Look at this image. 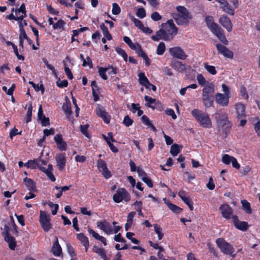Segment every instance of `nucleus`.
Returning <instances> with one entry per match:
<instances>
[{
  "mask_svg": "<svg viewBox=\"0 0 260 260\" xmlns=\"http://www.w3.org/2000/svg\"><path fill=\"white\" fill-rule=\"evenodd\" d=\"M177 33V28L173 21L170 19L161 24L159 30L156 32L155 35L151 37V39L155 41L160 39H163L165 41H171Z\"/></svg>",
  "mask_w": 260,
  "mask_h": 260,
  "instance_id": "1",
  "label": "nucleus"
},
{
  "mask_svg": "<svg viewBox=\"0 0 260 260\" xmlns=\"http://www.w3.org/2000/svg\"><path fill=\"white\" fill-rule=\"evenodd\" d=\"M178 14H173L172 16L178 25L188 24L192 19L191 14L186 8L183 6H179L176 7Z\"/></svg>",
  "mask_w": 260,
  "mask_h": 260,
  "instance_id": "2",
  "label": "nucleus"
},
{
  "mask_svg": "<svg viewBox=\"0 0 260 260\" xmlns=\"http://www.w3.org/2000/svg\"><path fill=\"white\" fill-rule=\"evenodd\" d=\"M191 114L201 126L208 128L212 127L211 120L207 113L195 109L192 110Z\"/></svg>",
  "mask_w": 260,
  "mask_h": 260,
  "instance_id": "3",
  "label": "nucleus"
},
{
  "mask_svg": "<svg viewBox=\"0 0 260 260\" xmlns=\"http://www.w3.org/2000/svg\"><path fill=\"white\" fill-rule=\"evenodd\" d=\"M221 87L222 91L223 93H217L215 96V101L219 105L223 107H226L229 105L230 98V88L225 84H222Z\"/></svg>",
  "mask_w": 260,
  "mask_h": 260,
  "instance_id": "4",
  "label": "nucleus"
},
{
  "mask_svg": "<svg viewBox=\"0 0 260 260\" xmlns=\"http://www.w3.org/2000/svg\"><path fill=\"white\" fill-rule=\"evenodd\" d=\"M217 247L221 251L226 255H231L234 252L233 246L223 238H218L216 240Z\"/></svg>",
  "mask_w": 260,
  "mask_h": 260,
  "instance_id": "5",
  "label": "nucleus"
},
{
  "mask_svg": "<svg viewBox=\"0 0 260 260\" xmlns=\"http://www.w3.org/2000/svg\"><path fill=\"white\" fill-rule=\"evenodd\" d=\"M130 199V194L124 188H118L113 197V201L117 203L122 201L127 202Z\"/></svg>",
  "mask_w": 260,
  "mask_h": 260,
  "instance_id": "6",
  "label": "nucleus"
},
{
  "mask_svg": "<svg viewBox=\"0 0 260 260\" xmlns=\"http://www.w3.org/2000/svg\"><path fill=\"white\" fill-rule=\"evenodd\" d=\"M50 220V219L46 213L45 211L41 210L39 221L42 228L45 232L49 231L52 227Z\"/></svg>",
  "mask_w": 260,
  "mask_h": 260,
  "instance_id": "7",
  "label": "nucleus"
},
{
  "mask_svg": "<svg viewBox=\"0 0 260 260\" xmlns=\"http://www.w3.org/2000/svg\"><path fill=\"white\" fill-rule=\"evenodd\" d=\"M218 115L217 124L218 128L226 131L231 127V123L228 120L227 115L225 114H217Z\"/></svg>",
  "mask_w": 260,
  "mask_h": 260,
  "instance_id": "8",
  "label": "nucleus"
},
{
  "mask_svg": "<svg viewBox=\"0 0 260 260\" xmlns=\"http://www.w3.org/2000/svg\"><path fill=\"white\" fill-rule=\"evenodd\" d=\"M169 51L171 56L174 58L184 60L187 57V55L184 52L183 50L180 47H174L170 48Z\"/></svg>",
  "mask_w": 260,
  "mask_h": 260,
  "instance_id": "9",
  "label": "nucleus"
},
{
  "mask_svg": "<svg viewBox=\"0 0 260 260\" xmlns=\"http://www.w3.org/2000/svg\"><path fill=\"white\" fill-rule=\"evenodd\" d=\"M234 107L238 119L246 117V106L244 104L241 102H237L234 104Z\"/></svg>",
  "mask_w": 260,
  "mask_h": 260,
  "instance_id": "10",
  "label": "nucleus"
},
{
  "mask_svg": "<svg viewBox=\"0 0 260 260\" xmlns=\"http://www.w3.org/2000/svg\"><path fill=\"white\" fill-rule=\"evenodd\" d=\"M222 161L226 165L232 164V166L236 169H239L240 167L236 158L229 154H224L222 157Z\"/></svg>",
  "mask_w": 260,
  "mask_h": 260,
  "instance_id": "11",
  "label": "nucleus"
},
{
  "mask_svg": "<svg viewBox=\"0 0 260 260\" xmlns=\"http://www.w3.org/2000/svg\"><path fill=\"white\" fill-rule=\"evenodd\" d=\"M97 227L107 235H111V225L106 220H101L96 222Z\"/></svg>",
  "mask_w": 260,
  "mask_h": 260,
  "instance_id": "12",
  "label": "nucleus"
},
{
  "mask_svg": "<svg viewBox=\"0 0 260 260\" xmlns=\"http://www.w3.org/2000/svg\"><path fill=\"white\" fill-rule=\"evenodd\" d=\"M145 100L147 103V106L152 109H156L158 110H161L162 106L159 101L155 99H152L148 95L144 97Z\"/></svg>",
  "mask_w": 260,
  "mask_h": 260,
  "instance_id": "13",
  "label": "nucleus"
},
{
  "mask_svg": "<svg viewBox=\"0 0 260 260\" xmlns=\"http://www.w3.org/2000/svg\"><path fill=\"white\" fill-rule=\"evenodd\" d=\"M6 233L4 235L5 240L8 243L9 248L12 250H14L16 245V242L15 238L11 236L9 234L8 227L5 226Z\"/></svg>",
  "mask_w": 260,
  "mask_h": 260,
  "instance_id": "14",
  "label": "nucleus"
},
{
  "mask_svg": "<svg viewBox=\"0 0 260 260\" xmlns=\"http://www.w3.org/2000/svg\"><path fill=\"white\" fill-rule=\"evenodd\" d=\"M215 1L220 5V8L224 12L231 15H234V9L231 7L226 0H215Z\"/></svg>",
  "mask_w": 260,
  "mask_h": 260,
  "instance_id": "15",
  "label": "nucleus"
},
{
  "mask_svg": "<svg viewBox=\"0 0 260 260\" xmlns=\"http://www.w3.org/2000/svg\"><path fill=\"white\" fill-rule=\"evenodd\" d=\"M216 46L218 52L222 54L224 57L229 58H233V53L228 48L220 44H217Z\"/></svg>",
  "mask_w": 260,
  "mask_h": 260,
  "instance_id": "16",
  "label": "nucleus"
},
{
  "mask_svg": "<svg viewBox=\"0 0 260 260\" xmlns=\"http://www.w3.org/2000/svg\"><path fill=\"white\" fill-rule=\"evenodd\" d=\"M219 210L223 217L225 219L230 218L233 211L231 207L229 205L226 204L221 205L219 207Z\"/></svg>",
  "mask_w": 260,
  "mask_h": 260,
  "instance_id": "17",
  "label": "nucleus"
},
{
  "mask_svg": "<svg viewBox=\"0 0 260 260\" xmlns=\"http://www.w3.org/2000/svg\"><path fill=\"white\" fill-rule=\"evenodd\" d=\"M232 218L234 225L237 229L242 231H245L247 230L248 225L246 222L239 221L237 216H232Z\"/></svg>",
  "mask_w": 260,
  "mask_h": 260,
  "instance_id": "18",
  "label": "nucleus"
},
{
  "mask_svg": "<svg viewBox=\"0 0 260 260\" xmlns=\"http://www.w3.org/2000/svg\"><path fill=\"white\" fill-rule=\"evenodd\" d=\"M219 23L224 27L228 31L230 32L232 30V24L230 19L226 16H221L219 20Z\"/></svg>",
  "mask_w": 260,
  "mask_h": 260,
  "instance_id": "19",
  "label": "nucleus"
},
{
  "mask_svg": "<svg viewBox=\"0 0 260 260\" xmlns=\"http://www.w3.org/2000/svg\"><path fill=\"white\" fill-rule=\"evenodd\" d=\"M96 113L98 116L103 118L105 123H109L110 120V116L104 110L102 107L100 105L98 106V107L96 109Z\"/></svg>",
  "mask_w": 260,
  "mask_h": 260,
  "instance_id": "20",
  "label": "nucleus"
},
{
  "mask_svg": "<svg viewBox=\"0 0 260 260\" xmlns=\"http://www.w3.org/2000/svg\"><path fill=\"white\" fill-rule=\"evenodd\" d=\"M178 196L180 197L181 200L188 206L189 209L191 211H192L193 210V203L189 197L187 196L186 192L183 190L180 191L178 192Z\"/></svg>",
  "mask_w": 260,
  "mask_h": 260,
  "instance_id": "21",
  "label": "nucleus"
},
{
  "mask_svg": "<svg viewBox=\"0 0 260 260\" xmlns=\"http://www.w3.org/2000/svg\"><path fill=\"white\" fill-rule=\"evenodd\" d=\"M57 148L61 151H64L67 149V144L63 140L61 134L57 135L54 138Z\"/></svg>",
  "mask_w": 260,
  "mask_h": 260,
  "instance_id": "22",
  "label": "nucleus"
},
{
  "mask_svg": "<svg viewBox=\"0 0 260 260\" xmlns=\"http://www.w3.org/2000/svg\"><path fill=\"white\" fill-rule=\"evenodd\" d=\"M171 67L178 72L181 73L187 69L188 66L177 60L172 61Z\"/></svg>",
  "mask_w": 260,
  "mask_h": 260,
  "instance_id": "23",
  "label": "nucleus"
},
{
  "mask_svg": "<svg viewBox=\"0 0 260 260\" xmlns=\"http://www.w3.org/2000/svg\"><path fill=\"white\" fill-rule=\"evenodd\" d=\"M56 161L57 162V167L59 170H62L66 164V158L65 154L63 153H59L56 156Z\"/></svg>",
  "mask_w": 260,
  "mask_h": 260,
  "instance_id": "24",
  "label": "nucleus"
},
{
  "mask_svg": "<svg viewBox=\"0 0 260 260\" xmlns=\"http://www.w3.org/2000/svg\"><path fill=\"white\" fill-rule=\"evenodd\" d=\"M214 92V85L210 83L203 88L202 96H213Z\"/></svg>",
  "mask_w": 260,
  "mask_h": 260,
  "instance_id": "25",
  "label": "nucleus"
},
{
  "mask_svg": "<svg viewBox=\"0 0 260 260\" xmlns=\"http://www.w3.org/2000/svg\"><path fill=\"white\" fill-rule=\"evenodd\" d=\"M212 32L224 44L227 45L228 44V41L226 39L225 36L223 33V30L221 28L219 27Z\"/></svg>",
  "mask_w": 260,
  "mask_h": 260,
  "instance_id": "26",
  "label": "nucleus"
},
{
  "mask_svg": "<svg viewBox=\"0 0 260 260\" xmlns=\"http://www.w3.org/2000/svg\"><path fill=\"white\" fill-rule=\"evenodd\" d=\"M52 253L56 256H60L61 254V248L58 243V240L56 236L54 237V241L51 248Z\"/></svg>",
  "mask_w": 260,
  "mask_h": 260,
  "instance_id": "27",
  "label": "nucleus"
},
{
  "mask_svg": "<svg viewBox=\"0 0 260 260\" xmlns=\"http://www.w3.org/2000/svg\"><path fill=\"white\" fill-rule=\"evenodd\" d=\"M205 22L208 28L213 32L216 29L219 27L218 25L214 22L212 16H208L205 18Z\"/></svg>",
  "mask_w": 260,
  "mask_h": 260,
  "instance_id": "28",
  "label": "nucleus"
},
{
  "mask_svg": "<svg viewBox=\"0 0 260 260\" xmlns=\"http://www.w3.org/2000/svg\"><path fill=\"white\" fill-rule=\"evenodd\" d=\"M14 14L15 16L20 17V19H23L26 16V11L24 4H22L19 9H14Z\"/></svg>",
  "mask_w": 260,
  "mask_h": 260,
  "instance_id": "29",
  "label": "nucleus"
},
{
  "mask_svg": "<svg viewBox=\"0 0 260 260\" xmlns=\"http://www.w3.org/2000/svg\"><path fill=\"white\" fill-rule=\"evenodd\" d=\"M40 170L44 172L47 177L52 181L54 182L56 180L55 177L52 173V171L53 170V167L51 165H49L48 166V168H45V167H40Z\"/></svg>",
  "mask_w": 260,
  "mask_h": 260,
  "instance_id": "30",
  "label": "nucleus"
},
{
  "mask_svg": "<svg viewBox=\"0 0 260 260\" xmlns=\"http://www.w3.org/2000/svg\"><path fill=\"white\" fill-rule=\"evenodd\" d=\"M40 158L34 160H28L27 162L24 164V166L31 169H35L37 167L40 169V167H42L40 166Z\"/></svg>",
  "mask_w": 260,
  "mask_h": 260,
  "instance_id": "31",
  "label": "nucleus"
},
{
  "mask_svg": "<svg viewBox=\"0 0 260 260\" xmlns=\"http://www.w3.org/2000/svg\"><path fill=\"white\" fill-rule=\"evenodd\" d=\"M77 238L80 241L81 244L85 247V251H87L89 245V242L88 238L82 233L78 234L77 235Z\"/></svg>",
  "mask_w": 260,
  "mask_h": 260,
  "instance_id": "32",
  "label": "nucleus"
},
{
  "mask_svg": "<svg viewBox=\"0 0 260 260\" xmlns=\"http://www.w3.org/2000/svg\"><path fill=\"white\" fill-rule=\"evenodd\" d=\"M204 105L207 107H212L214 104V96H202Z\"/></svg>",
  "mask_w": 260,
  "mask_h": 260,
  "instance_id": "33",
  "label": "nucleus"
},
{
  "mask_svg": "<svg viewBox=\"0 0 260 260\" xmlns=\"http://www.w3.org/2000/svg\"><path fill=\"white\" fill-rule=\"evenodd\" d=\"M92 250L94 252L97 253L103 260H107V256L103 248L94 246L92 247Z\"/></svg>",
  "mask_w": 260,
  "mask_h": 260,
  "instance_id": "34",
  "label": "nucleus"
},
{
  "mask_svg": "<svg viewBox=\"0 0 260 260\" xmlns=\"http://www.w3.org/2000/svg\"><path fill=\"white\" fill-rule=\"evenodd\" d=\"M71 187L72 185H70L69 186H64L62 187L55 186L54 187V189H56V190L58 191V192L56 193L55 194L56 198L57 199L60 198L62 195V192L63 191H66L67 190H69Z\"/></svg>",
  "mask_w": 260,
  "mask_h": 260,
  "instance_id": "35",
  "label": "nucleus"
},
{
  "mask_svg": "<svg viewBox=\"0 0 260 260\" xmlns=\"http://www.w3.org/2000/svg\"><path fill=\"white\" fill-rule=\"evenodd\" d=\"M24 183L25 186L30 191L36 190V184L35 182L30 178H25L24 179Z\"/></svg>",
  "mask_w": 260,
  "mask_h": 260,
  "instance_id": "36",
  "label": "nucleus"
},
{
  "mask_svg": "<svg viewBox=\"0 0 260 260\" xmlns=\"http://www.w3.org/2000/svg\"><path fill=\"white\" fill-rule=\"evenodd\" d=\"M62 110L65 113L66 115L69 117L72 113L71 110V103L69 100L67 98L66 102L62 106Z\"/></svg>",
  "mask_w": 260,
  "mask_h": 260,
  "instance_id": "37",
  "label": "nucleus"
},
{
  "mask_svg": "<svg viewBox=\"0 0 260 260\" xmlns=\"http://www.w3.org/2000/svg\"><path fill=\"white\" fill-rule=\"evenodd\" d=\"M141 119L143 122V123L149 126L152 131L153 132H156V129L154 125L151 123V121L149 120V118L146 115H143L141 117Z\"/></svg>",
  "mask_w": 260,
  "mask_h": 260,
  "instance_id": "38",
  "label": "nucleus"
},
{
  "mask_svg": "<svg viewBox=\"0 0 260 260\" xmlns=\"http://www.w3.org/2000/svg\"><path fill=\"white\" fill-rule=\"evenodd\" d=\"M165 203L167 204L169 208L173 212L178 213L182 211V209L176 205L169 203L165 199H164Z\"/></svg>",
  "mask_w": 260,
  "mask_h": 260,
  "instance_id": "39",
  "label": "nucleus"
},
{
  "mask_svg": "<svg viewBox=\"0 0 260 260\" xmlns=\"http://www.w3.org/2000/svg\"><path fill=\"white\" fill-rule=\"evenodd\" d=\"M182 146L176 144H173L171 147L170 153L173 156H175L180 152Z\"/></svg>",
  "mask_w": 260,
  "mask_h": 260,
  "instance_id": "40",
  "label": "nucleus"
},
{
  "mask_svg": "<svg viewBox=\"0 0 260 260\" xmlns=\"http://www.w3.org/2000/svg\"><path fill=\"white\" fill-rule=\"evenodd\" d=\"M154 231L157 235L158 240L162 239L164 237V233L162 228L158 224H155L153 225Z\"/></svg>",
  "mask_w": 260,
  "mask_h": 260,
  "instance_id": "41",
  "label": "nucleus"
},
{
  "mask_svg": "<svg viewBox=\"0 0 260 260\" xmlns=\"http://www.w3.org/2000/svg\"><path fill=\"white\" fill-rule=\"evenodd\" d=\"M139 82L142 85H145L146 84H148V81L147 78L146 77L144 73H140L138 75Z\"/></svg>",
  "mask_w": 260,
  "mask_h": 260,
  "instance_id": "42",
  "label": "nucleus"
},
{
  "mask_svg": "<svg viewBox=\"0 0 260 260\" xmlns=\"http://www.w3.org/2000/svg\"><path fill=\"white\" fill-rule=\"evenodd\" d=\"M166 50L165 43L161 42L159 43L156 49V53L158 55H162Z\"/></svg>",
  "mask_w": 260,
  "mask_h": 260,
  "instance_id": "43",
  "label": "nucleus"
},
{
  "mask_svg": "<svg viewBox=\"0 0 260 260\" xmlns=\"http://www.w3.org/2000/svg\"><path fill=\"white\" fill-rule=\"evenodd\" d=\"M204 67L207 71L211 75H214L217 72L215 67L213 66L209 65L207 63H204Z\"/></svg>",
  "mask_w": 260,
  "mask_h": 260,
  "instance_id": "44",
  "label": "nucleus"
},
{
  "mask_svg": "<svg viewBox=\"0 0 260 260\" xmlns=\"http://www.w3.org/2000/svg\"><path fill=\"white\" fill-rule=\"evenodd\" d=\"M241 203L244 210L248 214L251 213V209L250 206V203L246 200H242Z\"/></svg>",
  "mask_w": 260,
  "mask_h": 260,
  "instance_id": "45",
  "label": "nucleus"
},
{
  "mask_svg": "<svg viewBox=\"0 0 260 260\" xmlns=\"http://www.w3.org/2000/svg\"><path fill=\"white\" fill-rule=\"evenodd\" d=\"M80 58L83 61V66L84 67L89 66L90 68H92V61L89 57L87 56L86 59L88 60V63H86V59L84 58L83 54H80Z\"/></svg>",
  "mask_w": 260,
  "mask_h": 260,
  "instance_id": "46",
  "label": "nucleus"
},
{
  "mask_svg": "<svg viewBox=\"0 0 260 260\" xmlns=\"http://www.w3.org/2000/svg\"><path fill=\"white\" fill-rule=\"evenodd\" d=\"M65 24L66 23L63 20L59 19L56 23L53 25L52 27L54 29H61L63 27Z\"/></svg>",
  "mask_w": 260,
  "mask_h": 260,
  "instance_id": "47",
  "label": "nucleus"
},
{
  "mask_svg": "<svg viewBox=\"0 0 260 260\" xmlns=\"http://www.w3.org/2000/svg\"><path fill=\"white\" fill-rule=\"evenodd\" d=\"M107 71V69L106 68L100 67L99 68L98 73L101 77L106 80L108 79V77L106 74V72Z\"/></svg>",
  "mask_w": 260,
  "mask_h": 260,
  "instance_id": "48",
  "label": "nucleus"
},
{
  "mask_svg": "<svg viewBox=\"0 0 260 260\" xmlns=\"http://www.w3.org/2000/svg\"><path fill=\"white\" fill-rule=\"evenodd\" d=\"M130 19L134 23L135 26L137 27L138 28L141 29V28L143 27V26L144 25L142 24V22L140 20L137 19L133 16H130Z\"/></svg>",
  "mask_w": 260,
  "mask_h": 260,
  "instance_id": "49",
  "label": "nucleus"
},
{
  "mask_svg": "<svg viewBox=\"0 0 260 260\" xmlns=\"http://www.w3.org/2000/svg\"><path fill=\"white\" fill-rule=\"evenodd\" d=\"M97 166L99 170L101 172L103 171L104 169L107 168V165L106 162L103 160L102 159H99L98 160L97 162Z\"/></svg>",
  "mask_w": 260,
  "mask_h": 260,
  "instance_id": "50",
  "label": "nucleus"
},
{
  "mask_svg": "<svg viewBox=\"0 0 260 260\" xmlns=\"http://www.w3.org/2000/svg\"><path fill=\"white\" fill-rule=\"evenodd\" d=\"M103 137L104 140L106 141L107 144L115 142L113 138V134L112 132H109L108 133V136H106L105 135H103Z\"/></svg>",
  "mask_w": 260,
  "mask_h": 260,
  "instance_id": "51",
  "label": "nucleus"
},
{
  "mask_svg": "<svg viewBox=\"0 0 260 260\" xmlns=\"http://www.w3.org/2000/svg\"><path fill=\"white\" fill-rule=\"evenodd\" d=\"M43 61L46 65V67L49 70H50L52 71V74L56 76V71H55L54 67L53 66H52L51 64H49L48 60L45 58L43 59Z\"/></svg>",
  "mask_w": 260,
  "mask_h": 260,
  "instance_id": "52",
  "label": "nucleus"
},
{
  "mask_svg": "<svg viewBox=\"0 0 260 260\" xmlns=\"http://www.w3.org/2000/svg\"><path fill=\"white\" fill-rule=\"evenodd\" d=\"M136 15L140 19H143L146 16V11L143 8H139L137 11Z\"/></svg>",
  "mask_w": 260,
  "mask_h": 260,
  "instance_id": "53",
  "label": "nucleus"
},
{
  "mask_svg": "<svg viewBox=\"0 0 260 260\" xmlns=\"http://www.w3.org/2000/svg\"><path fill=\"white\" fill-rule=\"evenodd\" d=\"M88 127V124L81 125L80 126L81 132L87 138H89V135L87 131Z\"/></svg>",
  "mask_w": 260,
  "mask_h": 260,
  "instance_id": "54",
  "label": "nucleus"
},
{
  "mask_svg": "<svg viewBox=\"0 0 260 260\" xmlns=\"http://www.w3.org/2000/svg\"><path fill=\"white\" fill-rule=\"evenodd\" d=\"M134 235V234L133 233L131 232H127L126 234V237L129 239L132 242H133L134 244H137L139 243V241L136 239L135 238H133V236Z\"/></svg>",
  "mask_w": 260,
  "mask_h": 260,
  "instance_id": "55",
  "label": "nucleus"
},
{
  "mask_svg": "<svg viewBox=\"0 0 260 260\" xmlns=\"http://www.w3.org/2000/svg\"><path fill=\"white\" fill-rule=\"evenodd\" d=\"M112 14L114 15H118L121 12V9L119 6L116 3H113L112 4Z\"/></svg>",
  "mask_w": 260,
  "mask_h": 260,
  "instance_id": "56",
  "label": "nucleus"
},
{
  "mask_svg": "<svg viewBox=\"0 0 260 260\" xmlns=\"http://www.w3.org/2000/svg\"><path fill=\"white\" fill-rule=\"evenodd\" d=\"M48 205L50 206V207L52 208V214L53 215H55L59 208L58 205L56 204H53L52 202H49Z\"/></svg>",
  "mask_w": 260,
  "mask_h": 260,
  "instance_id": "57",
  "label": "nucleus"
},
{
  "mask_svg": "<svg viewBox=\"0 0 260 260\" xmlns=\"http://www.w3.org/2000/svg\"><path fill=\"white\" fill-rule=\"evenodd\" d=\"M32 110V107L31 104H30L28 108L27 112L26 113L27 117H26V121L27 123H28L31 120Z\"/></svg>",
  "mask_w": 260,
  "mask_h": 260,
  "instance_id": "58",
  "label": "nucleus"
},
{
  "mask_svg": "<svg viewBox=\"0 0 260 260\" xmlns=\"http://www.w3.org/2000/svg\"><path fill=\"white\" fill-rule=\"evenodd\" d=\"M240 94L243 99L248 100L249 96L247 94L246 89L244 86H241L240 88Z\"/></svg>",
  "mask_w": 260,
  "mask_h": 260,
  "instance_id": "59",
  "label": "nucleus"
},
{
  "mask_svg": "<svg viewBox=\"0 0 260 260\" xmlns=\"http://www.w3.org/2000/svg\"><path fill=\"white\" fill-rule=\"evenodd\" d=\"M116 51L118 54L122 57L123 59L126 61L127 59V55L125 52V51L121 48L116 49Z\"/></svg>",
  "mask_w": 260,
  "mask_h": 260,
  "instance_id": "60",
  "label": "nucleus"
},
{
  "mask_svg": "<svg viewBox=\"0 0 260 260\" xmlns=\"http://www.w3.org/2000/svg\"><path fill=\"white\" fill-rule=\"evenodd\" d=\"M133 120L130 118V117L126 115L124 117V119L123 121V123L126 126H129L133 124Z\"/></svg>",
  "mask_w": 260,
  "mask_h": 260,
  "instance_id": "61",
  "label": "nucleus"
},
{
  "mask_svg": "<svg viewBox=\"0 0 260 260\" xmlns=\"http://www.w3.org/2000/svg\"><path fill=\"white\" fill-rule=\"evenodd\" d=\"M137 172L138 173L139 176L141 178L142 180L143 179V178L147 177V174L145 173V172L140 167H137Z\"/></svg>",
  "mask_w": 260,
  "mask_h": 260,
  "instance_id": "62",
  "label": "nucleus"
},
{
  "mask_svg": "<svg viewBox=\"0 0 260 260\" xmlns=\"http://www.w3.org/2000/svg\"><path fill=\"white\" fill-rule=\"evenodd\" d=\"M197 79L200 85H203L205 84L206 80L202 74H198L197 77Z\"/></svg>",
  "mask_w": 260,
  "mask_h": 260,
  "instance_id": "63",
  "label": "nucleus"
},
{
  "mask_svg": "<svg viewBox=\"0 0 260 260\" xmlns=\"http://www.w3.org/2000/svg\"><path fill=\"white\" fill-rule=\"evenodd\" d=\"M254 128L257 136L260 137V120H258L254 125Z\"/></svg>",
  "mask_w": 260,
  "mask_h": 260,
  "instance_id": "64",
  "label": "nucleus"
}]
</instances>
